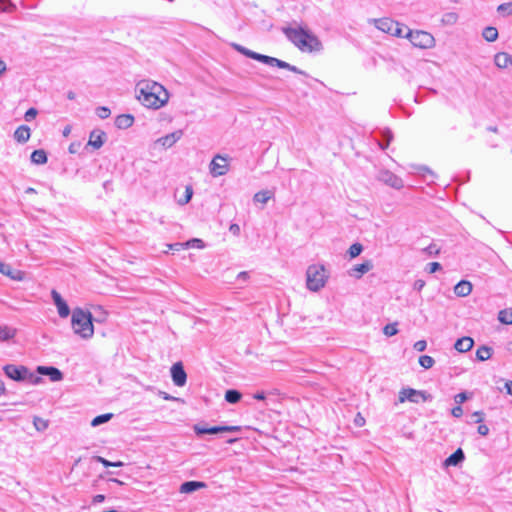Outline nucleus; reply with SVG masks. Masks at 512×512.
<instances>
[{
    "label": "nucleus",
    "mask_w": 512,
    "mask_h": 512,
    "mask_svg": "<svg viewBox=\"0 0 512 512\" xmlns=\"http://www.w3.org/2000/svg\"><path fill=\"white\" fill-rule=\"evenodd\" d=\"M137 100L149 109H160L169 101V92L160 83L151 79H143L135 86Z\"/></svg>",
    "instance_id": "obj_1"
},
{
    "label": "nucleus",
    "mask_w": 512,
    "mask_h": 512,
    "mask_svg": "<svg viewBox=\"0 0 512 512\" xmlns=\"http://www.w3.org/2000/svg\"><path fill=\"white\" fill-rule=\"evenodd\" d=\"M283 33L300 51L319 52L322 50V43L316 35L302 27H286Z\"/></svg>",
    "instance_id": "obj_2"
},
{
    "label": "nucleus",
    "mask_w": 512,
    "mask_h": 512,
    "mask_svg": "<svg viewBox=\"0 0 512 512\" xmlns=\"http://www.w3.org/2000/svg\"><path fill=\"white\" fill-rule=\"evenodd\" d=\"M231 46L239 53L245 55L246 57L248 58H251V59H254V60H257L259 62H262L266 65H269V66H272V67H278V68H281V69H287L291 72H294V73H297V74H304V72L302 70H300L299 68H297L296 66H293L291 64H289L288 62H285L283 60H280L278 58H275V57H271V56H267V55H263V54H260V53H257V52H254L240 44H237V43H232Z\"/></svg>",
    "instance_id": "obj_3"
},
{
    "label": "nucleus",
    "mask_w": 512,
    "mask_h": 512,
    "mask_svg": "<svg viewBox=\"0 0 512 512\" xmlns=\"http://www.w3.org/2000/svg\"><path fill=\"white\" fill-rule=\"evenodd\" d=\"M231 46L239 53L245 55L246 57L248 58H251V59H254V60H257L259 62H262L266 65H269V66H272V67H278V68H281V69H287L291 72H294V73H297V74H304V72L302 70H300L299 68H297L296 66H293L291 64H289L288 62H285L283 60H280L278 58H275V57H271V56H267V55H263V54H260V53H257V52H254L240 44H237V43H232Z\"/></svg>",
    "instance_id": "obj_4"
},
{
    "label": "nucleus",
    "mask_w": 512,
    "mask_h": 512,
    "mask_svg": "<svg viewBox=\"0 0 512 512\" xmlns=\"http://www.w3.org/2000/svg\"><path fill=\"white\" fill-rule=\"evenodd\" d=\"M71 325L75 334L83 339H90L94 334L92 314L82 308H75L72 312Z\"/></svg>",
    "instance_id": "obj_5"
},
{
    "label": "nucleus",
    "mask_w": 512,
    "mask_h": 512,
    "mask_svg": "<svg viewBox=\"0 0 512 512\" xmlns=\"http://www.w3.org/2000/svg\"><path fill=\"white\" fill-rule=\"evenodd\" d=\"M329 274L322 264H312L306 270V287L312 292H318L325 287Z\"/></svg>",
    "instance_id": "obj_6"
},
{
    "label": "nucleus",
    "mask_w": 512,
    "mask_h": 512,
    "mask_svg": "<svg viewBox=\"0 0 512 512\" xmlns=\"http://www.w3.org/2000/svg\"><path fill=\"white\" fill-rule=\"evenodd\" d=\"M405 38H407L414 47L420 49H431L436 44L434 36L431 33L423 30L413 31L411 29H407Z\"/></svg>",
    "instance_id": "obj_7"
},
{
    "label": "nucleus",
    "mask_w": 512,
    "mask_h": 512,
    "mask_svg": "<svg viewBox=\"0 0 512 512\" xmlns=\"http://www.w3.org/2000/svg\"><path fill=\"white\" fill-rule=\"evenodd\" d=\"M399 402L403 403L409 401L412 403H419L420 401L426 402L432 399L431 394H428L422 390H416L413 388H403L399 392Z\"/></svg>",
    "instance_id": "obj_8"
},
{
    "label": "nucleus",
    "mask_w": 512,
    "mask_h": 512,
    "mask_svg": "<svg viewBox=\"0 0 512 512\" xmlns=\"http://www.w3.org/2000/svg\"><path fill=\"white\" fill-rule=\"evenodd\" d=\"M229 171L228 156L217 154L210 163V173L213 177L225 175Z\"/></svg>",
    "instance_id": "obj_9"
},
{
    "label": "nucleus",
    "mask_w": 512,
    "mask_h": 512,
    "mask_svg": "<svg viewBox=\"0 0 512 512\" xmlns=\"http://www.w3.org/2000/svg\"><path fill=\"white\" fill-rule=\"evenodd\" d=\"M193 430L197 435L202 434H217L220 432H239L241 430L240 426H214V427H205L201 424H195L193 426Z\"/></svg>",
    "instance_id": "obj_10"
},
{
    "label": "nucleus",
    "mask_w": 512,
    "mask_h": 512,
    "mask_svg": "<svg viewBox=\"0 0 512 512\" xmlns=\"http://www.w3.org/2000/svg\"><path fill=\"white\" fill-rule=\"evenodd\" d=\"M3 370L6 376L12 380L19 382L26 380L28 368L25 366L8 364L4 366Z\"/></svg>",
    "instance_id": "obj_11"
},
{
    "label": "nucleus",
    "mask_w": 512,
    "mask_h": 512,
    "mask_svg": "<svg viewBox=\"0 0 512 512\" xmlns=\"http://www.w3.org/2000/svg\"><path fill=\"white\" fill-rule=\"evenodd\" d=\"M378 179L394 189H401L404 186L402 179L388 170L380 171Z\"/></svg>",
    "instance_id": "obj_12"
},
{
    "label": "nucleus",
    "mask_w": 512,
    "mask_h": 512,
    "mask_svg": "<svg viewBox=\"0 0 512 512\" xmlns=\"http://www.w3.org/2000/svg\"><path fill=\"white\" fill-rule=\"evenodd\" d=\"M183 136L182 130H176L172 133H169L163 137L155 140L154 145H159L164 149L171 148L176 142H178Z\"/></svg>",
    "instance_id": "obj_13"
},
{
    "label": "nucleus",
    "mask_w": 512,
    "mask_h": 512,
    "mask_svg": "<svg viewBox=\"0 0 512 512\" xmlns=\"http://www.w3.org/2000/svg\"><path fill=\"white\" fill-rule=\"evenodd\" d=\"M171 377L173 383L178 387H183L187 381V374L181 362H177L171 367Z\"/></svg>",
    "instance_id": "obj_14"
},
{
    "label": "nucleus",
    "mask_w": 512,
    "mask_h": 512,
    "mask_svg": "<svg viewBox=\"0 0 512 512\" xmlns=\"http://www.w3.org/2000/svg\"><path fill=\"white\" fill-rule=\"evenodd\" d=\"M51 296L55 306L57 307L58 314L61 318H67L70 314L69 306L62 296L56 291L52 290Z\"/></svg>",
    "instance_id": "obj_15"
},
{
    "label": "nucleus",
    "mask_w": 512,
    "mask_h": 512,
    "mask_svg": "<svg viewBox=\"0 0 512 512\" xmlns=\"http://www.w3.org/2000/svg\"><path fill=\"white\" fill-rule=\"evenodd\" d=\"M37 373L48 376L52 382H59L63 380L64 377L63 373L58 368L52 366H38Z\"/></svg>",
    "instance_id": "obj_16"
},
{
    "label": "nucleus",
    "mask_w": 512,
    "mask_h": 512,
    "mask_svg": "<svg viewBox=\"0 0 512 512\" xmlns=\"http://www.w3.org/2000/svg\"><path fill=\"white\" fill-rule=\"evenodd\" d=\"M373 268V264L371 261H365L361 264L354 265L350 271L349 275L360 279L365 273L369 272Z\"/></svg>",
    "instance_id": "obj_17"
},
{
    "label": "nucleus",
    "mask_w": 512,
    "mask_h": 512,
    "mask_svg": "<svg viewBox=\"0 0 512 512\" xmlns=\"http://www.w3.org/2000/svg\"><path fill=\"white\" fill-rule=\"evenodd\" d=\"M106 134L101 130H93L89 135L88 145L92 146L94 149H99L104 144V138Z\"/></svg>",
    "instance_id": "obj_18"
},
{
    "label": "nucleus",
    "mask_w": 512,
    "mask_h": 512,
    "mask_svg": "<svg viewBox=\"0 0 512 512\" xmlns=\"http://www.w3.org/2000/svg\"><path fill=\"white\" fill-rule=\"evenodd\" d=\"M465 460L464 452L461 448H458L453 454H451L448 458L445 459L443 466H458Z\"/></svg>",
    "instance_id": "obj_19"
},
{
    "label": "nucleus",
    "mask_w": 512,
    "mask_h": 512,
    "mask_svg": "<svg viewBox=\"0 0 512 512\" xmlns=\"http://www.w3.org/2000/svg\"><path fill=\"white\" fill-rule=\"evenodd\" d=\"M472 292V284L467 280H461L454 286V293L458 297H466Z\"/></svg>",
    "instance_id": "obj_20"
},
{
    "label": "nucleus",
    "mask_w": 512,
    "mask_h": 512,
    "mask_svg": "<svg viewBox=\"0 0 512 512\" xmlns=\"http://www.w3.org/2000/svg\"><path fill=\"white\" fill-rule=\"evenodd\" d=\"M474 340L471 337L465 336L460 339H458L455 344L454 348L461 353L468 352L473 348Z\"/></svg>",
    "instance_id": "obj_21"
},
{
    "label": "nucleus",
    "mask_w": 512,
    "mask_h": 512,
    "mask_svg": "<svg viewBox=\"0 0 512 512\" xmlns=\"http://www.w3.org/2000/svg\"><path fill=\"white\" fill-rule=\"evenodd\" d=\"M494 63L498 68H507L512 65V56L506 52H499L494 57Z\"/></svg>",
    "instance_id": "obj_22"
},
{
    "label": "nucleus",
    "mask_w": 512,
    "mask_h": 512,
    "mask_svg": "<svg viewBox=\"0 0 512 512\" xmlns=\"http://www.w3.org/2000/svg\"><path fill=\"white\" fill-rule=\"evenodd\" d=\"M30 135V128L26 125L19 126L14 132V138L19 143H26Z\"/></svg>",
    "instance_id": "obj_23"
},
{
    "label": "nucleus",
    "mask_w": 512,
    "mask_h": 512,
    "mask_svg": "<svg viewBox=\"0 0 512 512\" xmlns=\"http://www.w3.org/2000/svg\"><path fill=\"white\" fill-rule=\"evenodd\" d=\"M134 123V117L130 114H122L116 117L115 125L119 129H127Z\"/></svg>",
    "instance_id": "obj_24"
},
{
    "label": "nucleus",
    "mask_w": 512,
    "mask_h": 512,
    "mask_svg": "<svg viewBox=\"0 0 512 512\" xmlns=\"http://www.w3.org/2000/svg\"><path fill=\"white\" fill-rule=\"evenodd\" d=\"M375 26L377 29L389 34L393 26H395V21L390 18H381L375 20Z\"/></svg>",
    "instance_id": "obj_25"
},
{
    "label": "nucleus",
    "mask_w": 512,
    "mask_h": 512,
    "mask_svg": "<svg viewBox=\"0 0 512 512\" xmlns=\"http://www.w3.org/2000/svg\"><path fill=\"white\" fill-rule=\"evenodd\" d=\"M205 483L199 481H187L184 482L180 487V492L182 493H191L198 489L204 488Z\"/></svg>",
    "instance_id": "obj_26"
},
{
    "label": "nucleus",
    "mask_w": 512,
    "mask_h": 512,
    "mask_svg": "<svg viewBox=\"0 0 512 512\" xmlns=\"http://www.w3.org/2000/svg\"><path fill=\"white\" fill-rule=\"evenodd\" d=\"M17 333V330L13 327L7 326V325H1L0 326V340L1 341H7L9 339H12Z\"/></svg>",
    "instance_id": "obj_27"
},
{
    "label": "nucleus",
    "mask_w": 512,
    "mask_h": 512,
    "mask_svg": "<svg viewBox=\"0 0 512 512\" xmlns=\"http://www.w3.org/2000/svg\"><path fill=\"white\" fill-rule=\"evenodd\" d=\"M31 161L34 164L42 165L47 162V154L43 149L34 150L31 154Z\"/></svg>",
    "instance_id": "obj_28"
},
{
    "label": "nucleus",
    "mask_w": 512,
    "mask_h": 512,
    "mask_svg": "<svg viewBox=\"0 0 512 512\" xmlns=\"http://www.w3.org/2000/svg\"><path fill=\"white\" fill-rule=\"evenodd\" d=\"M459 16L456 12H446L442 15L441 24L443 26H453L458 22Z\"/></svg>",
    "instance_id": "obj_29"
},
{
    "label": "nucleus",
    "mask_w": 512,
    "mask_h": 512,
    "mask_svg": "<svg viewBox=\"0 0 512 512\" xmlns=\"http://www.w3.org/2000/svg\"><path fill=\"white\" fill-rule=\"evenodd\" d=\"M482 36L486 41L494 42L498 38V30L493 26H488L484 28Z\"/></svg>",
    "instance_id": "obj_30"
},
{
    "label": "nucleus",
    "mask_w": 512,
    "mask_h": 512,
    "mask_svg": "<svg viewBox=\"0 0 512 512\" xmlns=\"http://www.w3.org/2000/svg\"><path fill=\"white\" fill-rule=\"evenodd\" d=\"M492 356V348L488 346H481L476 351V358L479 361H486Z\"/></svg>",
    "instance_id": "obj_31"
},
{
    "label": "nucleus",
    "mask_w": 512,
    "mask_h": 512,
    "mask_svg": "<svg viewBox=\"0 0 512 512\" xmlns=\"http://www.w3.org/2000/svg\"><path fill=\"white\" fill-rule=\"evenodd\" d=\"M407 29H409L407 26L395 21V26L392 27L391 32L389 34L395 37L405 38V33L407 32Z\"/></svg>",
    "instance_id": "obj_32"
},
{
    "label": "nucleus",
    "mask_w": 512,
    "mask_h": 512,
    "mask_svg": "<svg viewBox=\"0 0 512 512\" xmlns=\"http://www.w3.org/2000/svg\"><path fill=\"white\" fill-rule=\"evenodd\" d=\"M272 195V192L268 190H262L254 195L253 200L255 202L266 204L271 199Z\"/></svg>",
    "instance_id": "obj_33"
},
{
    "label": "nucleus",
    "mask_w": 512,
    "mask_h": 512,
    "mask_svg": "<svg viewBox=\"0 0 512 512\" xmlns=\"http://www.w3.org/2000/svg\"><path fill=\"white\" fill-rule=\"evenodd\" d=\"M498 319L503 324H512V308L504 309L499 312Z\"/></svg>",
    "instance_id": "obj_34"
},
{
    "label": "nucleus",
    "mask_w": 512,
    "mask_h": 512,
    "mask_svg": "<svg viewBox=\"0 0 512 512\" xmlns=\"http://www.w3.org/2000/svg\"><path fill=\"white\" fill-rule=\"evenodd\" d=\"M33 425L37 431L42 432L48 428L49 422L48 420L35 416L33 418Z\"/></svg>",
    "instance_id": "obj_35"
},
{
    "label": "nucleus",
    "mask_w": 512,
    "mask_h": 512,
    "mask_svg": "<svg viewBox=\"0 0 512 512\" xmlns=\"http://www.w3.org/2000/svg\"><path fill=\"white\" fill-rule=\"evenodd\" d=\"M241 399V393L237 390H227L225 400L229 403H237Z\"/></svg>",
    "instance_id": "obj_36"
},
{
    "label": "nucleus",
    "mask_w": 512,
    "mask_h": 512,
    "mask_svg": "<svg viewBox=\"0 0 512 512\" xmlns=\"http://www.w3.org/2000/svg\"><path fill=\"white\" fill-rule=\"evenodd\" d=\"M112 417H113V414H111V413H107V414H102V415L96 416L92 420L91 425L93 427L99 426V425H101L103 423L108 422Z\"/></svg>",
    "instance_id": "obj_37"
},
{
    "label": "nucleus",
    "mask_w": 512,
    "mask_h": 512,
    "mask_svg": "<svg viewBox=\"0 0 512 512\" xmlns=\"http://www.w3.org/2000/svg\"><path fill=\"white\" fill-rule=\"evenodd\" d=\"M497 11H498V13L502 14L503 16L512 15V2L500 4L497 7Z\"/></svg>",
    "instance_id": "obj_38"
},
{
    "label": "nucleus",
    "mask_w": 512,
    "mask_h": 512,
    "mask_svg": "<svg viewBox=\"0 0 512 512\" xmlns=\"http://www.w3.org/2000/svg\"><path fill=\"white\" fill-rule=\"evenodd\" d=\"M434 363L435 361L431 356L422 355L419 358V364L425 369L431 368L434 365Z\"/></svg>",
    "instance_id": "obj_39"
},
{
    "label": "nucleus",
    "mask_w": 512,
    "mask_h": 512,
    "mask_svg": "<svg viewBox=\"0 0 512 512\" xmlns=\"http://www.w3.org/2000/svg\"><path fill=\"white\" fill-rule=\"evenodd\" d=\"M363 246L360 243H354L349 247L348 253L351 258H355L361 254Z\"/></svg>",
    "instance_id": "obj_40"
},
{
    "label": "nucleus",
    "mask_w": 512,
    "mask_h": 512,
    "mask_svg": "<svg viewBox=\"0 0 512 512\" xmlns=\"http://www.w3.org/2000/svg\"><path fill=\"white\" fill-rule=\"evenodd\" d=\"M383 333L388 337L396 335L398 333L397 323L387 324L383 328Z\"/></svg>",
    "instance_id": "obj_41"
},
{
    "label": "nucleus",
    "mask_w": 512,
    "mask_h": 512,
    "mask_svg": "<svg viewBox=\"0 0 512 512\" xmlns=\"http://www.w3.org/2000/svg\"><path fill=\"white\" fill-rule=\"evenodd\" d=\"M97 461L100 462L102 465H104L105 467H122L124 464L123 462L121 461H117V462H111L103 457H100L98 456L97 457Z\"/></svg>",
    "instance_id": "obj_42"
},
{
    "label": "nucleus",
    "mask_w": 512,
    "mask_h": 512,
    "mask_svg": "<svg viewBox=\"0 0 512 512\" xmlns=\"http://www.w3.org/2000/svg\"><path fill=\"white\" fill-rule=\"evenodd\" d=\"M192 195H193V190L190 186H187L186 189H185V194H184V197L183 198H180L178 200V203L180 205H185L187 204L191 198H192Z\"/></svg>",
    "instance_id": "obj_43"
},
{
    "label": "nucleus",
    "mask_w": 512,
    "mask_h": 512,
    "mask_svg": "<svg viewBox=\"0 0 512 512\" xmlns=\"http://www.w3.org/2000/svg\"><path fill=\"white\" fill-rule=\"evenodd\" d=\"M25 381H27V382H29L30 384H33V385H38V384H40L42 382V378L40 376L35 375L34 373H32V372H30L28 370Z\"/></svg>",
    "instance_id": "obj_44"
},
{
    "label": "nucleus",
    "mask_w": 512,
    "mask_h": 512,
    "mask_svg": "<svg viewBox=\"0 0 512 512\" xmlns=\"http://www.w3.org/2000/svg\"><path fill=\"white\" fill-rule=\"evenodd\" d=\"M96 114L101 119H106L110 116L111 111L108 107L101 106L96 109Z\"/></svg>",
    "instance_id": "obj_45"
},
{
    "label": "nucleus",
    "mask_w": 512,
    "mask_h": 512,
    "mask_svg": "<svg viewBox=\"0 0 512 512\" xmlns=\"http://www.w3.org/2000/svg\"><path fill=\"white\" fill-rule=\"evenodd\" d=\"M6 276L10 277L13 280L22 281L24 279V273L20 270L10 269V274H6Z\"/></svg>",
    "instance_id": "obj_46"
},
{
    "label": "nucleus",
    "mask_w": 512,
    "mask_h": 512,
    "mask_svg": "<svg viewBox=\"0 0 512 512\" xmlns=\"http://www.w3.org/2000/svg\"><path fill=\"white\" fill-rule=\"evenodd\" d=\"M424 252H426L429 256H436L439 254L440 248L435 244H430L424 249Z\"/></svg>",
    "instance_id": "obj_47"
},
{
    "label": "nucleus",
    "mask_w": 512,
    "mask_h": 512,
    "mask_svg": "<svg viewBox=\"0 0 512 512\" xmlns=\"http://www.w3.org/2000/svg\"><path fill=\"white\" fill-rule=\"evenodd\" d=\"M415 173L426 176L427 174L433 176V172L426 166H417L415 167Z\"/></svg>",
    "instance_id": "obj_48"
},
{
    "label": "nucleus",
    "mask_w": 512,
    "mask_h": 512,
    "mask_svg": "<svg viewBox=\"0 0 512 512\" xmlns=\"http://www.w3.org/2000/svg\"><path fill=\"white\" fill-rule=\"evenodd\" d=\"M190 246L197 247V248H203L204 244L201 239L195 238V239L189 240L185 243L186 248H188Z\"/></svg>",
    "instance_id": "obj_49"
},
{
    "label": "nucleus",
    "mask_w": 512,
    "mask_h": 512,
    "mask_svg": "<svg viewBox=\"0 0 512 512\" xmlns=\"http://www.w3.org/2000/svg\"><path fill=\"white\" fill-rule=\"evenodd\" d=\"M159 395L164 399V400H167V401H176V402H180V403H184V400L181 399V398H178V397H174V396H171L170 394L164 392V391H160L159 392Z\"/></svg>",
    "instance_id": "obj_50"
},
{
    "label": "nucleus",
    "mask_w": 512,
    "mask_h": 512,
    "mask_svg": "<svg viewBox=\"0 0 512 512\" xmlns=\"http://www.w3.org/2000/svg\"><path fill=\"white\" fill-rule=\"evenodd\" d=\"M37 114L38 111L35 108H29L24 115V119L27 122H30L37 116Z\"/></svg>",
    "instance_id": "obj_51"
},
{
    "label": "nucleus",
    "mask_w": 512,
    "mask_h": 512,
    "mask_svg": "<svg viewBox=\"0 0 512 512\" xmlns=\"http://www.w3.org/2000/svg\"><path fill=\"white\" fill-rule=\"evenodd\" d=\"M442 267H441V264L438 263V262H431L429 263L427 266H426V271L428 273H435L436 271L440 270Z\"/></svg>",
    "instance_id": "obj_52"
},
{
    "label": "nucleus",
    "mask_w": 512,
    "mask_h": 512,
    "mask_svg": "<svg viewBox=\"0 0 512 512\" xmlns=\"http://www.w3.org/2000/svg\"><path fill=\"white\" fill-rule=\"evenodd\" d=\"M427 343L425 340H419L414 343V349L418 352H422L426 349Z\"/></svg>",
    "instance_id": "obj_53"
},
{
    "label": "nucleus",
    "mask_w": 512,
    "mask_h": 512,
    "mask_svg": "<svg viewBox=\"0 0 512 512\" xmlns=\"http://www.w3.org/2000/svg\"><path fill=\"white\" fill-rule=\"evenodd\" d=\"M467 394L465 392H461L457 395H455L454 400L458 405H461L467 400Z\"/></svg>",
    "instance_id": "obj_54"
},
{
    "label": "nucleus",
    "mask_w": 512,
    "mask_h": 512,
    "mask_svg": "<svg viewBox=\"0 0 512 512\" xmlns=\"http://www.w3.org/2000/svg\"><path fill=\"white\" fill-rule=\"evenodd\" d=\"M451 414L455 417V418H460L463 414V409L460 405H457L456 407H454L452 410H451Z\"/></svg>",
    "instance_id": "obj_55"
},
{
    "label": "nucleus",
    "mask_w": 512,
    "mask_h": 512,
    "mask_svg": "<svg viewBox=\"0 0 512 512\" xmlns=\"http://www.w3.org/2000/svg\"><path fill=\"white\" fill-rule=\"evenodd\" d=\"M11 266L9 264H6L2 261H0V273L3 275L10 274Z\"/></svg>",
    "instance_id": "obj_56"
},
{
    "label": "nucleus",
    "mask_w": 512,
    "mask_h": 512,
    "mask_svg": "<svg viewBox=\"0 0 512 512\" xmlns=\"http://www.w3.org/2000/svg\"><path fill=\"white\" fill-rule=\"evenodd\" d=\"M424 286H425V281H424V280H422V279H418V280H416V281L414 282V284H413V288H414V290H416V291H421V290L424 288Z\"/></svg>",
    "instance_id": "obj_57"
},
{
    "label": "nucleus",
    "mask_w": 512,
    "mask_h": 512,
    "mask_svg": "<svg viewBox=\"0 0 512 512\" xmlns=\"http://www.w3.org/2000/svg\"><path fill=\"white\" fill-rule=\"evenodd\" d=\"M472 417L475 419L476 423H481L484 420V413L481 411H476L472 414Z\"/></svg>",
    "instance_id": "obj_58"
},
{
    "label": "nucleus",
    "mask_w": 512,
    "mask_h": 512,
    "mask_svg": "<svg viewBox=\"0 0 512 512\" xmlns=\"http://www.w3.org/2000/svg\"><path fill=\"white\" fill-rule=\"evenodd\" d=\"M478 433L481 435V436H487L488 433H489V428L488 426L484 425V424H480L478 426V429H477Z\"/></svg>",
    "instance_id": "obj_59"
},
{
    "label": "nucleus",
    "mask_w": 512,
    "mask_h": 512,
    "mask_svg": "<svg viewBox=\"0 0 512 512\" xmlns=\"http://www.w3.org/2000/svg\"><path fill=\"white\" fill-rule=\"evenodd\" d=\"M384 136L386 137V143H385V145H383V144H381V143L379 144V145H380V147H381V149H383V150H384V149H386V148L388 147V145H389L390 141L392 140V134H391V132H390V131H386V132H385V134H384Z\"/></svg>",
    "instance_id": "obj_60"
},
{
    "label": "nucleus",
    "mask_w": 512,
    "mask_h": 512,
    "mask_svg": "<svg viewBox=\"0 0 512 512\" xmlns=\"http://www.w3.org/2000/svg\"><path fill=\"white\" fill-rule=\"evenodd\" d=\"M168 249L170 250H180L181 248H184L185 247V243H174V244H168L167 245Z\"/></svg>",
    "instance_id": "obj_61"
},
{
    "label": "nucleus",
    "mask_w": 512,
    "mask_h": 512,
    "mask_svg": "<svg viewBox=\"0 0 512 512\" xmlns=\"http://www.w3.org/2000/svg\"><path fill=\"white\" fill-rule=\"evenodd\" d=\"M365 423V419L361 416L360 413L357 414L355 418V424L359 427L363 426Z\"/></svg>",
    "instance_id": "obj_62"
},
{
    "label": "nucleus",
    "mask_w": 512,
    "mask_h": 512,
    "mask_svg": "<svg viewBox=\"0 0 512 512\" xmlns=\"http://www.w3.org/2000/svg\"><path fill=\"white\" fill-rule=\"evenodd\" d=\"M229 230L234 235H239V233H240V227L237 224H231L230 227H229Z\"/></svg>",
    "instance_id": "obj_63"
},
{
    "label": "nucleus",
    "mask_w": 512,
    "mask_h": 512,
    "mask_svg": "<svg viewBox=\"0 0 512 512\" xmlns=\"http://www.w3.org/2000/svg\"><path fill=\"white\" fill-rule=\"evenodd\" d=\"M105 500V496L102 495V494H97L93 497L92 499V503L96 504V503H101Z\"/></svg>",
    "instance_id": "obj_64"
}]
</instances>
